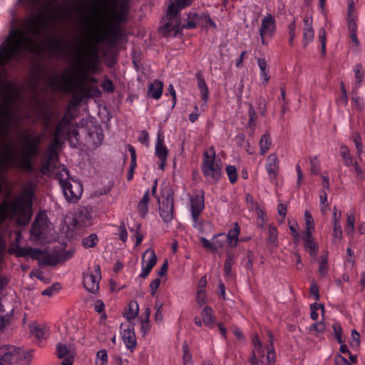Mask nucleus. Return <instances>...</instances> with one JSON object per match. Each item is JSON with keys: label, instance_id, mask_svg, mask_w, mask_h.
<instances>
[{"label": "nucleus", "instance_id": "obj_1", "mask_svg": "<svg viewBox=\"0 0 365 365\" xmlns=\"http://www.w3.org/2000/svg\"><path fill=\"white\" fill-rule=\"evenodd\" d=\"M51 0H17L29 11L22 21L21 27L11 30L0 44V66L12 59H18L28 52L41 53L48 48L53 53L58 52L63 46L61 38H53L46 43L40 39L48 34L53 20L50 19Z\"/></svg>", "mask_w": 365, "mask_h": 365}, {"label": "nucleus", "instance_id": "obj_2", "mask_svg": "<svg viewBox=\"0 0 365 365\" xmlns=\"http://www.w3.org/2000/svg\"><path fill=\"white\" fill-rule=\"evenodd\" d=\"M11 105L9 97H4V103L0 108V192L5 185L2 173L11 167L25 170H31V158L36 155L39 138L29 134L14 141L9 135V108Z\"/></svg>", "mask_w": 365, "mask_h": 365}, {"label": "nucleus", "instance_id": "obj_3", "mask_svg": "<svg viewBox=\"0 0 365 365\" xmlns=\"http://www.w3.org/2000/svg\"><path fill=\"white\" fill-rule=\"evenodd\" d=\"M95 60L96 54L92 49L79 48L78 61L62 74L53 76L50 80V86L63 93L83 88L84 80L95 67Z\"/></svg>", "mask_w": 365, "mask_h": 365}, {"label": "nucleus", "instance_id": "obj_4", "mask_svg": "<svg viewBox=\"0 0 365 365\" xmlns=\"http://www.w3.org/2000/svg\"><path fill=\"white\" fill-rule=\"evenodd\" d=\"M33 190H24L14 202L9 204L4 201L0 206V223L8 216L19 225H26L31 217Z\"/></svg>", "mask_w": 365, "mask_h": 365}, {"label": "nucleus", "instance_id": "obj_5", "mask_svg": "<svg viewBox=\"0 0 365 365\" xmlns=\"http://www.w3.org/2000/svg\"><path fill=\"white\" fill-rule=\"evenodd\" d=\"M252 343V351L250 359L251 364L272 365L275 360L272 335L269 333V339L262 341L257 334H255Z\"/></svg>", "mask_w": 365, "mask_h": 365}, {"label": "nucleus", "instance_id": "obj_6", "mask_svg": "<svg viewBox=\"0 0 365 365\" xmlns=\"http://www.w3.org/2000/svg\"><path fill=\"white\" fill-rule=\"evenodd\" d=\"M240 228L237 223H235L234 227L229 230L226 235L220 233L215 235L211 240L200 237V242L204 248L212 252H217L220 250L224 248L225 245L233 248L237 245Z\"/></svg>", "mask_w": 365, "mask_h": 365}, {"label": "nucleus", "instance_id": "obj_7", "mask_svg": "<svg viewBox=\"0 0 365 365\" xmlns=\"http://www.w3.org/2000/svg\"><path fill=\"white\" fill-rule=\"evenodd\" d=\"M222 169V163L217 158L215 153L212 150L206 151L202 165V171L206 180L210 182L217 181L221 177Z\"/></svg>", "mask_w": 365, "mask_h": 365}, {"label": "nucleus", "instance_id": "obj_8", "mask_svg": "<svg viewBox=\"0 0 365 365\" xmlns=\"http://www.w3.org/2000/svg\"><path fill=\"white\" fill-rule=\"evenodd\" d=\"M191 4V0H175L174 3L169 5L167 13V19L169 20L161 28V31L165 35L176 36L181 29L177 14L180 9Z\"/></svg>", "mask_w": 365, "mask_h": 365}, {"label": "nucleus", "instance_id": "obj_9", "mask_svg": "<svg viewBox=\"0 0 365 365\" xmlns=\"http://www.w3.org/2000/svg\"><path fill=\"white\" fill-rule=\"evenodd\" d=\"M58 169L60 170L61 176L59 177V180L66 200L70 202L77 201L81 196L83 192L82 185L76 180H63V178L68 176V170L64 165L58 167Z\"/></svg>", "mask_w": 365, "mask_h": 365}, {"label": "nucleus", "instance_id": "obj_10", "mask_svg": "<svg viewBox=\"0 0 365 365\" xmlns=\"http://www.w3.org/2000/svg\"><path fill=\"white\" fill-rule=\"evenodd\" d=\"M31 354L15 346L2 349L0 357V365H12L15 364H28L31 360Z\"/></svg>", "mask_w": 365, "mask_h": 365}, {"label": "nucleus", "instance_id": "obj_11", "mask_svg": "<svg viewBox=\"0 0 365 365\" xmlns=\"http://www.w3.org/2000/svg\"><path fill=\"white\" fill-rule=\"evenodd\" d=\"M63 143V138L61 137V128L59 125L57 127L53 143H51L49 150L47 163H45L41 168L43 174H49L54 170L55 165L53 163L57 159V148Z\"/></svg>", "mask_w": 365, "mask_h": 365}, {"label": "nucleus", "instance_id": "obj_12", "mask_svg": "<svg viewBox=\"0 0 365 365\" xmlns=\"http://www.w3.org/2000/svg\"><path fill=\"white\" fill-rule=\"evenodd\" d=\"M101 278L99 265L88 269L83 274V284L85 289L91 293H96L99 289V281Z\"/></svg>", "mask_w": 365, "mask_h": 365}, {"label": "nucleus", "instance_id": "obj_13", "mask_svg": "<svg viewBox=\"0 0 365 365\" xmlns=\"http://www.w3.org/2000/svg\"><path fill=\"white\" fill-rule=\"evenodd\" d=\"M276 31V22L273 16L267 14L262 19L259 36L262 44H267V40L271 38Z\"/></svg>", "mask_w": 365, "mask_h": 365}, {"label": "nucleus", "instance_id": "obj_14", "mask_svg": "<svg viewBox=\"0 0 365 365\" xmlns=\"http://www.w3.org/2000/svg\"><path fill=\"white\" fill-rule=\"evenodd\" d=\"M197 26L202 27L216 29L215 23L210 19L207 14L202 13L198 15L195 13L190 14L187 16V22L182 27L186 29H192Z\"/></svg>", "mask_w": 365, "mask_h": 365}, {"label": "nucleus", "instance_id": "obj_15", "mask_svg": "<svg viewBox=\"0 0 365 365\" xmlns=\"http://www.w3.org/2000/svg\"><path fill=\"white\" fill-rule=\"evenodd\" d=\"M204 195L202 192L195 194L190 197V211L195 227H197L198 225V216L204 210Z\"/></svg>", "mask_w": 365, "mask_h": 365}, {"label": "nucleus", "instance_id": "obj_16", "mask_svg": "<svg viewBox=\"0 0 365 365\" xmlns=\"http://www.w3.org/2000/svg\"><path fill=\"white\" fill-rule=\"evenodd\" d=\"M156 262L157 257L154 250L152 249H147L142 257V271L140 274V277L142 278H145L149 274L154 265L156 264Z\"/></svg>", "mask_w": 365, "mask_h": 365}, {"label": "nucleus", "instance_id": "obj_17", "mask_svg": "<svg viewBox=\"0 0 365 365\" xmlns=\"http://www.w3.org/2000/svg\"><path fill=\"white\" fill-rule=\"evenodd\" d=\"M47 216L46 212L39 213L33 224L31 232L36 238L42 237L48 229Z\"/></svg>", "mask_w": 365, "mask_h": 365}, {"label": "nucleus", "instance_id": "obj_18", "mask_svg": "<svg viewBox=\"0 0 365 365\" xmlns=\"http://www.w3.org/2000/svg\"><path fill=\"white\" fill-rule=\"evenodd\" d=\"M314 37V31L313 29V19L311 16H305L303 19V44L307 46L309 44Z\"/></svg>", "mask_w": 365, "mask_h": 365}, {"label": "nucleus", "instance_id": "obj_19", "mask_svg": "<svg viewBox=\"0 0 365 365\" xmlns=\"http://www.w3.org/2000/svg\"><path fill=\"white\" fill-rule=\"evenodd\" d=\"M279 158L274 153L269 155L267 158L265 169L272 181L277 178L279 171Z\"/></svg>", "mask_w": 365, "mask_h": 365}, {"label": "nucleus", "instance_id": "obj_20", "mask_svg": "<svg viewBox=\"0 0 365 365\" xmlns=\"http://www.w3.org/2000/svg\"><path fill=\"white\" fill-rule=\"evenodd\" d=\"M121 336L127 349L133 350L136 347V337L133 327L128 326L127 328L123 329Z\"/></svg>", "mask_w": 365, "mask_h": 365}, {"label": "nucleus", "instance_id": "obj_21", "mask_svg": "<svg viewBox=\"0 0 365 365\" xmlns=\"http://www.w3.org/2000/svg\"><path fill=\"white\" fill-rule=\"evenodd\" d=\"M91 224V214L86 210H82L78 212L74 219V225L78 227L89 226Z\"/></svg>", "mask_w": 365, "mask_h": 365}, {"label": "nucleus", "instance_id": "obj_22", "mask_svg": "<svg viewBox=\"0 0 365 365\" xmlns=\"http://www.w3.org/2000/svg\"><path fill=\"white\" fill-rule=\"evenodd\" d=\"M257 64L260 71L259 79L263 85L267 84L269 80V66L264 58H259Z\"/></svg>", "mask_w": 365, "mask_h": 365}, {"label": "nucleus", "instance_id": "obj_23", "mask_svg": "<svg viewBox=\"0 0 365 365\" xmlns=\"http://www.w3.org/2000/svg\"><path fill=\"white\" fill-rule=\"evenodd\" d=\"M163 142V135L158 133L155 144V154L160 159V160H166L168 154V150L164 145Z\"/></svg>", "mask_w": 365, "mask_h": 365}, {"label": "nucleus", "instance_id": "obj_24", "mask_svg": "<svg viewBox=\"0 0 365 365\" xmlns=\"http://www.w3.org/2000/svg\"><path fill=\"white\" fill-rule=\"evenodd\" d=\"M160 215L165 222H169L173 220V204L168 200L160 205Z\"/></svg>", "mask_w": 365, "mask_h": 365}, {"label": "nucleus", "instance_id": "obj_25", "mask_svg": "<svg viewBox=\"0 0 365 365\" xmlns=\"http://www.w3.org/2000/svg\"><path fill=\"white\" fill-rule=\"evenodd\" d=\"M163 84L160 81L153 82L148 88V95L155 99H159L161 97Z\"/></svg>", "mask_w": 365, "mask_h": 365}, {"label": "nucleus", "instance_id": "obj_26", "mask_svg": "<svg viewBox=\"0 0 365 365\" xmlns=\"http://www.w3.org/2000/svg\"><path fill=\"white\" fill-rule=\"evenodd\" d=\"M267 242L271 247L275 248L278 246V232L273 225H269L268 227Z\"/></svg>", "mask_w": 365, "mask_h": 365}, {"label": "nucleus", "instance_id": "obj_27", "mask_svg": "<svg viewBox=\"0 0 365 365\" xmlns=\"http://www.w3.org/2000/svg\"><path fill=\"white\" fill-rule=\"evenodd\" d=\"M197 88L200 91L202 99L206 103L209 99V91L204 78L201 75L197 76Z\"/></svg>", "mask_w": 365, "mask_h": 365}, {"label": "nucleus", "instance_id": "obj_28", "mask_svg": "<svg viewBox=\"0 0 365 365\" xmlns=\"http://www.w3.org/2000/svg\"><path fill=\"white\" fill-rule=\"evenodd\" d=\"M148 202H149V190H146L138 202V210L139 214L142 217H145L148 211Z\"/></svg>", "mask_w": 365, "mask_h": 365}, {"label": "nucleus", "instance_id": "obj_29", "mask_svg": "<svg viewBox=\"0 0 365 365\" xmlns=\"http://www.w3.org/2000/svg\"><path fill=\"white\" fill-rule=\"evenodd\" d=\"M201 316L202 318L203 323L205 325L210 327L213 326L215 320L212 314V310L210 307H205L202 311Z\"/></svg>", "mask_w": 365, "mask_h": 365}, {"label": "nucleus", "instance_id": "obj_30", "mask_svg": "<svg viewBox=\"0 0 365 365\" xmlns=\"http://www.w3.org/2000/svg\"><path fill=\"white\" fill-rule=\"evenodd\" d=\"M304 220H305V230L303 235H310L314 230V220L309 211L306 210L304 212Z\"/></svg>", "mask_w": 365, "mask_h": 365}, {"label": "nucleus", "instance_id": "obj_31", "mask_svg": "<svg viewBox=\"0 0 365 365\" xmlns=\"http://www.w3.org/2000/svg\"><path fill=\"white\" fill-rule=\"evenodd\" d=\"M303 240L305 242V247L308 250L309 254L311 255H314L317 252V245L314 241L312 237V234L310 235H303Z\"/></svg>", "mask_w": 365, "mask_h": 365}, {"label": "nucleus", "instance_id": "obj_32", "mask_svg": "<svg viewBox=\"0 0 365 365\" xmlns=\"http://www.w3.org/2000/svg\"><path fill=\"white\" fill-rule=\"evenodd\" d=\"M29 328L31 334L37 339H42L46 334V328L44 325L33 324Z\"/></svg>", "mask_w": 365, "mask_h": 365}, {"label": "nucleus", "instance_id": "obj_33", "mask_svg": "<svg viewBox=\"0 0 365 365\" xmlns=\"http://www.w3.org/2000/svg\"><path fill=\"white\" fill-rule=\"evenodd\" d=\"M259 148L261 154L266 153L272 145V140L268 134H264L261 137L259 140Z\"/></svg>", "mask_w": 365, "mask_h": 365}, {"label": "nucleus", "instance_id": "obj_34", "mask_svg": "<svg viewBox=\"0 0 365 365\" xmlns=\"http://www.w3.org/2000/svg\"><path fill=\"white\" fill-rule=\"evenodd\" d=\"M56 354L58 358H63L66 356H73V350L61 343L56 346Z\"/></svg>", "mask_w": 365, "mask_h": 365}, {"label": "nucleus", "instance_id": "obj_35", "mask_svg": "<svg viewBox=\"0 0 365 365\" xmlns=\"http://www.w3.org/2000/svg\"><path fill=\"white\" fill-rule=\"evenodd\" d=\"M345 231L349 236H352L354 233V217L351 213L347 214Z\"/></svg>", "mask_w": 365, "mask_h": 365}, {"label": "nucleus", "instance_id": "obj_36", "mask_svg": "<svg viewBox=\"0 0 365 365\" xmlns=\"http://www.w3.org/2000/svg\"><path fill=\"white\" fill-rule=\"evenodd\" d=\"M331 237L333 243L337 244L342 240L343 232L341 225L333 226Z\"/></svg>", "mask_w": 365, "mask_h": 365}, {"label": "nucleus", "instance_id": "obj_37", "mask_svg": "<svg viewBox=\"0 0 365 365\" xmlns=\"http://www.w3.org/2000/svg\"><path fill=\"white\" fill-rule=\"evenodd\" d=\"M319 311H321L322 314H324V305L321 304L314 303L310 307V316L313 320H317L319 318Z\"/></svg>", "mask_w": 365, "mask_h": 365}, {"label": "nucleus", "instance_id": "obj_38", "mask_svg": "<svg viewBox=\"0 0 365 365\" xmlns=\"http://www.w3.org/2000/svg\"><path fill=\"white\" fill-rule=\"evenodd\" d=\"M96 365H108V354L106 350L101 349L97 352Z\"/></svg>", "mask_w": 365, "mask_h": 365}, {"label": "nucleus", "instance_id": "obj_39", "mask_svg": "<svg viewBox=\"0 0 365 365\" xmlns=\"http://www.w3.org/2000/svg\"><path fill=\"white\" fill-rule=\"evenodd\" d=\"M139 308L138 304L136 302L133 301L129 304V310L126 313V317L128 319H133L138 314Z\"/></svg>", "mask_w": 365, "mask_h": 365}, {"label": "nucleus", "instance_id": "obj_40", "mask_svg": "<svg viewBox=\"0 0 365 365\" xmlns=\"http://www.w3.org/2000/svg\"><path fill=\"white\" fill-rule=\"evenodd\" d=\"M63 123L61 122L58 124V127L60 125L61 128V137L63 138V141L64 140L66 136H68L69 140H73V138H75L77 140V135H78V132L76 130H67V129H64L63 128Z\"/></svg>", "mask_w": 365, "mask_h": 365}, {"label": "nucleus", "instance_id": "obj_41", "mask_svg": "<svg viewBox=\"0 0 365 365\" xmlns=\"http://www.w3.org/2000/svg\"><path fill=\"white\" fill-rule=\"evenodd\" d=\"M354 72L355 76V83L357 86H359L364 78L362 66L360 64L356 65L354 67Z\"/></svg>", "mask_w": 365, "mask_h": 365}, {"label": "nucleus", "instance_id": "obj_42", "mask_svg": "<svg viewBox=\"0 0 365 365\" xmlns=\"http://www.w3.org/2000/svg\"><path fill=\"white\" fill-rule=\"evenodd\" d=\"M341 155H342L346 165L354 164V159L350 155L349 150L346 145L341 146Z\"/></svg>", "mask_w": 365, "mask_h": 365}, {"label": "nucleus", "instance_id": "obj_43", "mask_svg": "<svg viewBox=\"0 0 365 365\" xmlns=\"http://www.w3.org/2000/svg\"><path fill=\"white\" fill-rule=\"evenodd\" d=\"M98 237L95 234H92L83 240V245L86 247H93L96 245L98 242Z\"/></svg>", "mask_w": 365, "mask_h": 365}, {"label": "nucleus", "instance_id": "obj_44", "mask_svg": "<svg viewBox=\"0 0 365 365\" xmlns=\"http://www.w3.org/2000/svg\"><path fill=\"white\" fill-rule=\"evenodd\" d=\"M341 212L336 207H334L331 215V224L333 226L341 225Z\"/></svg>", "mask_w": 365, "mask_h": 365}, {"label": "nucleus", "instance_id": "obj_45", "mask_svg": "<svg viewBox=\"0 0 365 365\" xmlns=\"http://www.w3.org/2000/svg\"><path fill=\"white\" fill-rule=\"evenodd\" d=\"M326 329L325 324L322 322H318L313 324L309 329L310 333L317 334L323 333Z\"/></svg>", "mask_w": 365, "mask_h": 365}, {"label": "nucleus", "instance_id": "obj_46", "mask_svg": "<svg viewBox=\"0 0 365 365\" xmlns=\"http://www.w3.org/2000/svg\"><path fill=\"white\" fill-rule=\"evenodd\" d=\"M226 173L230 181L232 183L235 182L238 176L236 168L233 165H228L226 168Z\"/></svg>", "mask_w": 365, "mask_h": 365}, {"label": "nucleus", "instance_id": "obj_47", "mask_svg": "<svg viewBox=\"0 0 365 365\" xmlns=\"http://www.w3.org/2000/svg\"><path fill=\"white\" fill-rule=\"evenodd\" d=\"M318 38L321 42V50L322 54L326 53V31L324 28H321L318 32Z\"/></svg>", "mask_w": 365, "mask_h": 365}, {"label": "nucleus", "instance_id": "obj_48", "mask_svg": "<svg viewBox=\"0 0 365 365\" xmlns=\"http://www.w3.org/2000/svg\"><path fill=\"white\" fill-rule=\"evenodd\" d=\"M349 343L352 347L355 348H357L360 344V334L355 329L351 331Z\"/></svg>", "mask_w": 365, "mask_h": 365}, {"label": "nucleus", "instance_id": "obj_49", "mask_svg": "<svg viewBox=\"0 0 365 365\" xmlns=\"http://www.w3.org/2000/svg\"><path fill=\"white\" fill-rule=\"evenodd\" d=\"M333 330L334 332L335 337L337 340V341L340 344L344 343V339L341 334V328L339 324H333Z\"/></svg>", "mask_w": 365, "mask_h": 365}, {"label": "nucleus", "instance_id": "obj_50", "mask_svg": "<svg viewBox=\"0 0 365 365\" xmlns=\"http://www.w3.org/2000/svg\"><path fill=\"white\" fill-rule=\"evenodd\" d=\"M327 258V257H323L319 262V272L322 277L327 275L328 272Z\"/></svg>", "mask_w": 365, "mask_h": 365}, {"label": "nucleus", "instance_id": "obj_51", "mask_svg": "<svg viewBox=\"0 0 365 365\" xmlns=\"http://www.w3.org/2000/svg\"><path fill=\"white\" fill-rule=\"evenodd\" d=\"M255 208L256 209L257 215L259 218L257 220V225L262 227L266 222L265 213L257 205H256Z\"/></svg>", "mask_w": 365, "mask_h": 365}, {"label": "nucleus", "instance_id": "obj_52", "mask_svg": "<svg viewBox=\"0 0 365 365\" xmlns=\"http://www.w3.org/2000/svg\"><path fill=\"white\" fill-rule=\"evenodd\" d=\"M289 227L293 237L296 241H299L300 239V235L298 232L299 226L297 222H289Z\"/></svg>", "mask_w": 365, "mask_h": 365}, {"label": "nucleus", "instance_id": "obj_53", "mask_svg": "<svg viewBox=\"0 0 365 365\" xmlns=\"http://www.w3.org/2000/svg\"><path fill=\"white\" fill-rule=\"evenodd\" d=\"M183 349V363L184 365H192V356L187 351V346L186 345L182 346Z\"/></svg>", "mask_w": 365, "mask_h": 365}, {"label": "nucleus", "instance_id": "obj_54", "mask_svg": "<svg viewBox=\"0 0 365 365\" xmlns=\"http://www.w3.org/2000/svg\"><path fill=\"white\" fill-rule=\"evenodd\" d=\"M234 264V257L229 255L225 263V272L227 275H230L231 273L232 267Z\"/></svg>", "mask_w": 365, "mask_h": 365}, {"label": "nucleus", "instance_id": "obj_55", "mask_svg": "<svg viewBox=\"0 0 365 365\" xmlns=\"http://www.w3.org/2000/svg\"><path fill=\"white\" fill-rule=\"evenodd\" d=\"M354 264V251L351 248L346 249V265L353 267Z\"/></svg>", "mask_w": 365, "mask_h": 365}, {"label": "nucleus", "instance_id": "obj_56", "mask_svg": "<svg viewBox=\"0 0 365 365\" xmlns=\"http://www.w3.org/2000/svg\"><path fill=\"white\" fill-rule=\"evenodd\" d=\"M196 300L200 307H202L206 304L207 297L205 292L197 291Z\"/></svg>", "mask_w": 365, "mask_h": 365}, {"label": "nucleus", "instance_id": "obj_57", "mask_svg": "<svg viewBox=\"0 0 365 365\" xmlns=\"http://www.w3.org/2000/svg\"><path fill=\"white\" fill-rule=\"evenodd\" d=\"M149 315H150V311H149V309H147L145 319L142 321V322H141V330L144 334H145L148 331V329H149V327H150L149 322H148Z\"/></svg>", "mask_w": 365, "mask_h": 365}, {"label": "nucleus", "instance_id": "obj_58", "mask_svg": "<svg viewBox=\"0 0 365 365\" xmlns=\"http://www.w3.org/2000/svg\"><path fill=\"white\" fill-rule=\"evenodd\" d=\"M352 100L354 102V106L359 110H361L363 108L364 103L361 98L354 94L352 97Z\"/></svg>", "mask_w": 365, "mask_h": 365}, {"label": "nucleus", "instance_id": "obj_59", "mask_svg": "<svg viewBox=\"0 0 365 365\" xmlns=\"http://www.w3.org/2000/svg\"><path fill=\"white\" fill-rule=\"evenodd\" d=\"M334 365H353L349 361H347L344 356L340 354H338L335 356L334 359Z\"/></svg>", "mask_w": 365, "mask_h": 365}, {"label": "nucleus", "instance_id": "obj_60", "mask_svg": "<svg viewBox=\"0 0 365 365\" xmlns=\"http://www.w3.org/2000/svg\"><path fill=\"white\" fill-rule=\"evenodd\" d=\"M354 144H355V146H356V150H357V153H358V158L359 159V160H361V153H362V148H363V146H362V144L361 143V140L359 137H355L354 138Z\"/></svg>", "mask_w": 365, "mask_h": 365}, {"label": "nucleus", "instance_id": "obj_61", "mask_svg": "<svg viewBox=\"0 0 365 365\" xmlns=\"http://www.w3.org/2000/svg\"><path fill=\"white\" fill-rule=\"evenodd\" d=\"M348 26L349 29V32H356L357 31V25L356 22L354 19V16H349L348 18Z\"/></svg>", "mask_w": 365, "mask_h": 365}, {"label": "nucleus", "instance_id": "obj_62", "mask_svg": "<svg viewBox=\"0 0 365 365\" xmlns=\"http://www.w3.org/2000/svg\"><path fill=\"white\" fill-rule=\"evenodd\" d=\"M160 284V278L155 279L154 280H153L150 282V292H151L152 295H154L155 294V292L158 289Z\"/></svg>", "mask_w": 365, "mask_h": 365}, {"label": "nucleus", "instance_id": "obj_63", "mask_svg": "<svg viewBox=\"0 0 365 365\" xmlns=\"http://www.w3.org/2000/svg\"><path fill=\"white\" fill-rule=\"evenodd\" d=\"M138 140L142 144H144L145 145H148V141H149L148 133L146 131H145V130H142L140 133V135H139V137H138Z\"/></svg>", "mask_w": 365, "mask_h": 365}, {"label": "nucleus", "instance_id": "obj_64", "mask_svg": "<svg viewBox=\"0 0 365 365\" xmlns=\"http://www.w3.org/2000/svg\"><path fill=\"white\" fill-rule=\"evenodd\" d=\"M58 288V285H53L52 287H48L42 292V294L49 297L53 296L57 292Z\"/></svg>", "mask_w": 365, "mask_h": 365}]
</instances>
